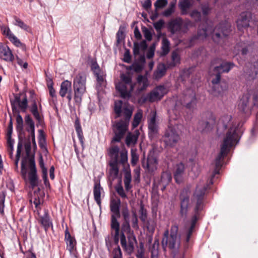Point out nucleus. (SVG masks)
Returning a JSON list of instances; mask_svg holds the SVG:
<instances>
[{"instance_id":"obj_1","label":"nucleus","mask_w":258,"mask_h":258,"mask_svg":"<svg viewBox=\"0 0 258 258\" xmlns=\"http://www.w3.org/2000/svg\"><path fill=\"white\" fill-rule=\"evenodd\" d=\"M207 187L204 185L201 186L198 185L193 195V197L190 201V191L189 188L183 189L179 196L180 200V215L181 217L185 219L187 213L192 205L194 207V215L192 216L190 225L187 230L186 233V241H189L190 236L192 235L196 224L199 219V213L203 209V199Z\"/></svg>"},{"instance_id":"obj_2","label":"nucleus","mask_w":258,"mask_h":258,"mask_svg":"<svg viewBox=\"0 0 258 258\" xmlns=\"http://www.w3.org/2000/svg\"><path fill=\"white\" fill-rule=\"evenodd\" d=\"M220 122L223 124L224 128H229L224 138L220 153L215 161V168L209 181L211 184L213 183V178L219 173L224 157L227 155L231 148L235 146L239 140V136L237 133V128L232 121L231 115L226 114L222 116L220 119Z\"/></svg>"},{"instance_id":"obj_3","label":"nucleus","mask_w":258,"mask_h":258,"mask_svg":"<svg viewBox=\"0 0 258 258\" xmlns=\"http://www.w3.org/2000/svg\"><path fill=\"white\" fill-rule=\"evenodd\" d=\"M121 100L115 101L114 103V111L116 117H122L120 121L115 122L113 124L114 136L112 139L113 142H119L124 136L127 130L130 118L132 115L133 109L127 106H122Z\"/></svg>"},{"instance_id":"obj_4","label":"nucleus","mask_w":258,"mask_h":258,"mask_svg":"<svg viewBox=\"0 0 258 258\" xmlns=\"http://www.w3.org/2000/svg\"><path fill=\"white\" fill-rule=\"evenodd\" d=\"M230 23L227 21H224L219 23L212 31L209 28L199 29L197 36L192 37L190 42L191 43L197 39H203L211 34L212 39L215 43L222 44L226 39V37L230 34Z\"/></svg>"},{"instance_id":"obj_5","label":"nucleus","mask_w":258,"mask_h":258,"mask_svg":"<svg viewBox=\"0 0 258 258\" xmlns=\"http://www.w3.org/2000/svg\"><path fill=\"white\" fill-rule=\"evenodd\" d=\"M109 154L111 158L109 174L110 178L114 179L118 173L119 164L124 165L127 162V151L125 149L120 151L118 146H114L109 149Z\"/></svg>"},{"instance_id":"obj_6","label":"nucleus","mask_w":258,"mask_h":258,"mask_svg":"<svg viewBox=\"0 0 258 258\" xmlns=\"http://www.w3.org/2000/svg\"><path fill=\"white\" fill-rule=\"evenodd\" d=\"M178 227L177 225L171 226L169 236L168 230L165 231L162 240V246L164 249L168 247L173 252L178 251L180 245V236L178 235Z\"/></svg>"},{"instance_id":"obj_7","label":"nucleus","mask_w":258,"mask_h":258,"mask_svg":"<svg viewBox=\"0 0 258 258\" xmlns=\"http://www.w3.org/2000/svg\"><path fill=\"white\" fill-rule=\"evenodd\" d=\"M115 88L121 98H130L131 96V93L134 88V84L132 81L130 75L121 74L120 81L116 84Z\"/></svg>"},{"instance_id":"obj_8","label":"nucleus","mask_w":258,"mask_h":258,"mask_svg":"<svg viewBox=\"0 0 258 258\" xmlns=\"http://www.w3.org/2000/svg\"><path fill=\"white\" fill-rule=\"evenodd\" d=\"M86 77L84 74L79 73L74 79L73 88L75 102L80 105L82 100V96L85 93Z\"/></svg>"},{"instance_id":"obj_9","label":"nucleus","mask_w":258,"mask_h":258,"mask_svg":"<svg viewBox=\"0 0 258 258\" xmlns=\"http://www.w3.org/2000/svg\"><path fill=\"white\" fill-rule=\"evenodd\" d=\"M177 128L176 125H170L168 126L163 136V141L166 146L170 147H174L180 140V138Z\"/></svg>"},{"instance_id":"obj_10","label":"nucleus","mask_w":258,"mask_h":258,"mask_svg":"<svg viewBox=\"0 0 258 258\" xmlns=\"http://www.w3.org/2000/svg\"><path fill=\"white\" fill-rule=\"evenodd\" d=\"M197 103L196 93L192 89H187L184 91L182 97L176 102L175 106L181 104L187 108H194Z\"/></svg>"},{"instance_id":"obj_11","label":"nucleus","mask_w":258,"mask_h":258,"mask_svg":"<svg viewBox=\"0 0 258 258\" xmlns=\"http://www.w3.org/2000/svg\"><path fill=\"white\" fill-rule=\"evenodd\" d=\"M166 93V88L164 86H158L146 96L142 97L140 102L145 103L147 101L153 102L159 101L162 99Z\"/></svg>"},{"instance_id":"obj_12","label":"nucleus","mask_w":258,"mask_h":258,"mask_svg":"<svg viewBox=\"0 0 258 258\" xmlns=\"http://www.w3.org/2000/svg\"><path fill=\"white\" fill-rule=\"evenodd\" d=\"M143 166L149 173H153L157 169L158 159L155 152L151 150L149 152L147 159H144L142 161Z\"/></svg>"},{"instance_id":"obj_13","label":"nucleus","mask_w":258,"mask_h":258,"mask_svg":"<svg viewBox=\"0 0 258 258\" xmlns=\"http://www.w3.org/2000/svg\"><path fill=\"white\" fill-rule=\"evenodd\" d=\"M234 64L232 62L222 61L219 66L215 67L214 72L216 73V77L212 81L213 84H218L221 79V74L228 73L234 67Z\"/></svg>"},{"instance_id":"obj_14","label":"nucleus","mask_w":258,"mask_h":258,"mask_svg":"<svg viewBox=\"0 0 258 258\" xmlns=\"http://www.w3.org/2000/svg\"><path fill=\"white\" fill-rule=\"evenodd\" d=\"M127 239L128 243H127L124 234H121L120 244L121 246L128 253L131 254L134 251L135 245L137 244V241L134 233L128 235Z\"/></svg>"},{"instance_id":"obj_15","label":"nucleus","mask_w":258,"mask_h":258,"mask_svg":"<svg viewBox=\"0 0 258 258\" xmlns=\"http://www.w3.org/2000/svg\"><path fill=\"white\" fill-rule=\"evenodd\" d=\"M251 19V13L249 12L242 13L237 20V27L239 31L243 32L249 26V21Z\"/></svg>"},{"instance_id":"obj_16","label":"nucleus","mask_w":258,"mask_h":258,"mask_svg":"<svg viewBox=\"0 0 258 258\" xmlns=\"http://www.w3.org/2000/svg\"><path fill=\"white\" fill-rule=\"evenodd\" d=\"M29 172L28 174L29 180L31 185L34 187L37 185L38 177L35 160L33 157L29 158Z\"/></svg>"},{"instance_id":"obj_17","label":"nucleus","mask_w":258,"mask_h":258,"mask_svg":"<svg viewBox=\"0 0 258 258\" xmlns=\"http://www.w3.org/2000/svg\"><path fill=\"white\" fill-rule=\"evenodd\" d=\"M183 20L180 17L172 19L168 23V29L171 34L182 32Z\"/></svg>"},{"instance_id":"obj_18","label":"nucleus","mask_w":258,"mask_h":258,"mask_svg":"<svg viewBox=\"0 0 258 258\" xmlns=\"http://www.w3.org/2000/svg\"><path fill=\"white\" fill-rule=\"evenodd\" d=\"M252 106V104L249 102V97L248 95H243L238 104L239 110L243 113L250 112Z\"/></svg>"},{"instance_id":"obj_19","label":"nucleus","mask_w":258,"mask_h":258,"mask_svg":"<svg viewBox=\"0 0 258 258\" xmlns=\"http://www.w3.org/2000/svg\"><path fill=\"white\" fill-rule=\"evenodd\" d=\"M121 202L119 199H113L110 202V210L113 213L111 215V222H113L115 220L116 222H118L117 219L120 217L119 207Z\"/></svg>"},{"instance_id":"obj_20","label":"nucleus","mask_w":258,"mask_h":258,"mask_svg":"<svg viewBox=\"0 0 258 258\" xmlns=\"http://www.w3.org/2000/svg\"><path fill=\"white\" fill-rule=\"evenodd\" d=\"M0 57L8 62H12L14 56L9 47L0 43Z\"/></svg>"},{"instance_id":"obj_21","label":"nucleus","mask_w":258,"mask_h":258,"mask_svg":"<svg viewBox=\"0 0 258 258\" xmlns=\"http://www.w3.org/2000/svg\"><path fill=\"white\" fill-rule=\"evenodd\" d=\"M1 30L3 34L8 37L14 45L17 46L22 45V44L21 43L20 40L14 35L8 27L2 26L1 27Z\"/></svg>"},{"instance_id":"obj_22","label":"nucleus","mask_w":258,"mask_h":258,"mask_svg":"<svg viewBox=\"0 0 258 258\" xmlns=\"http://www.w3.org/2000/svg\"><path fill=\"white\" fill-rule=\"evenodd\" d=\"M258 76V58L253 62V66L249 69L245 71L244 77L248 81L255 79Z\"/></svg>"},{"instance_id":"obj_23","label":"nucleus","mask_w":258,"mask_h":258,"mask_svg":"<svg viewBox=\"0 0 258 258\" xmlns=\"http://www.w3.org/2000/svg\"><path fill=\"white\" fill-rule=\"evenodd\" d=\"M251 47V44L248 41H240L236 44L234 47V50L236 53L241 52L242 55H245L248 53Z\"/></svg>"},{"instance_id":"obj_24","label":"nucleus","mask_w":258,"mask_h":258,"mask_svg":"<svg viewBox=\"0 0 258 258\" xmlns=\"http://www.w3.org/2000/svg\"><path fill=\"white\" fill-rule=\"evenodd\" d=\"M194 0H179L178 7L182 15H186L188 10L193 6Z\"/></svg>"},{"instance_id":"obj_25","label":"nucleus","mask_w":258,"mask_h":258,"mask_svg":"<svg viewBox=\"0 0 258 258\" xmlns=\"http://www.w3.org/2000/svg\"><path fill=\"white\" fill-rule=\"evenodd\" d=\"M171 179L170 173L168 172H163L162 173L158 185L161 187L162 190H164L166 188V186L170 183Z\"/></svg>"},{"instance_id":"obj_26","label":"nucleus","mask_w":258,"mask_h":258,"mask_svg":"<svg viewBox=\"0 0 258 258\" xmlns=\"http://www.w3.org/2000/svg\"><path fill=\"white\" fill-rule=\"evenodd\" d=\"M39 222L45 231H47L50 226L52 225L48 211L45 210L44 214L40 217Z\"/></svg>"},{"instance_id":"obj_27","label":"nucleus","mask_w":258,"mask_h":258,"mask_svg":"<svg viewBox=\"0 0 258 258\" xmlns=\"http://www.w3.org/2000/svg\"><path fill=\"white\" fill-rule=\"evenodd\" d=\"M72 83L71 82L66 80L62 82L60 85V89L59 92V95L63 97L69 92L72 91Z\"/></svg>"},{"instance_id":"obj_28","label":"nucleus","mask_w":258,"mask_h":258,"mask_svg":"<svg viewBox=\"0 0 258 258\" xmlns=\"http://www.w3.org/2000/svg\"><path fill=\"white\" fill-rule=\"evenodd\" d=\"M166 72V67L164 63H160L158 65L157 69L153 74V78L159 80L164 76Z\"/></svg>"},{"instance_id":"obj_29","label":"nucleus","mask_w":258,"mask_h":258,"mask_svg":"<svg viewBox=\"0 0 258 258\" xmlns=\"http://www.w3.org/2000/svg\"><path fill=\"white\" fill-rule=\"evenodd\" d=\"M184 166L180 163L176 165L175 171L174 172V178L177 183H179L182 180V176L184 171Z\"/></svg>"},{"instance_id":"obj_30","label":"nucleus","mask_w":258,"mask_h":258,"mask_svg":"<svg viewBox=\"0 0 258 258\" xmlns=\"http://www.w3.org/2000/svg\"><path fill=\"white\" fill-rule=\"evenodd\" d=\"M65 240L67 244V248L71 252L76 245V240L71 236L68 230L65 231Z\"/></svg>"},{"instance_id":"obj_31","label":"nucleus","mask_w":258,"mask_h":258,"mask_svg":"<svg viewBox=\"0 0 258 258\" xmlns=\"http://www.w3.org/2000/svg\"><path fill=\"white\" fill-rule=\"evenodd\" d=\"M103 190L102 188L100 186L99 183H95L93 189V194L94 200L97 204L100 206L101 205V192Z\"/></svg>"},{"instance_id":"obj_32","label":"nucleus","mask_w":258,"mask_h":258,"mask_svg":"<svg viewBox=\"0 0 258 258\" xmlns=\"http://www.w3.org/2000/svg\"><path fill=\"white\" fill-rule=\"evenodd\" d=\"M147 48V44L145 40H143L140 43L135 42L134 43L133 52L134 55H138L140 53V50H145Z\"/></svg>"},{"instance_id":"obj_33","label":"nucleus","mask_w":258,"mask_h":258,"mask_svg":"<svg viewBox=\"0 0 258 258\" xmlns=\"http://www.w3.org/2000/svg\"><path fill=\"white\" fill-rule=\"evenodd\" d=\"M157 125L156 123V116L153 115L148 122V128L150 134H154L157 132Z\"/></svg>"},{"instance_id":"obj_34","label":"nucleus","mask_w":258,"mask_h":258,"mask_svg":"<svg viewBox=\"0 0 258 258\" xmlns=\"http://www.w3.org/2000/svg\"><path fill=\"white\" fill-rule=\"evenodd\" d=\"M161 55H165L168 53L170 50V42L166 38H163L162 40Z\"/></svg>"},{"instance_id":"obj_35","label":"nucleus","mask_w":258,"mask_h":258,"mask_svg":"<svg viewBox=\"0 0 258 258\" xmlns=\"http://www.w3.org/2000/svg\"><path fill=\"white\" fill-rule=\"evenodd\" d=\"M111 228L115 231L114 238L115 241L117 243L119 240V223L116 222L115 220L111 222Z\"/></svg>"},{"instance_id":"obj_36","label":"nucleus","mask_w":258,"mask_h":258,"mask_svg":"<svg viewBox=\"0 0 258 258\" xmlns=\"http://www.w3.org/2000/svg\"><path fill=\"white\" fill-rule=\"evenodd\" d=\"M25 121L27 125L26 131L28 132L35 131L34 122L30 115H28L26 116Z\"/></svg>"},{"instance_id":"obj_37","label":"nucleus","mask_w":258,"mask_h":258,"mask_svg":"<svg viewBox=\"0 0 258 258\" xmlns=\"http://www.w3.org/2000/svg\"><path fill=\"white\" fill-rule=\"evenodd\" d=\"M210 128V125L206 120H202L199 122L198 125V130L201 132H206L209 131Z\"/></svg>"},{"instance_id":"obj_38","label":"nucleus","mask_w":258,"mask_h":258,"mask_svg":"<svg viewBox=\"0 0 258 258\" xmlns=\"http://www.w3.org/2000/svg\"><path fill=\"white\" fill-rule=\"evenodd\" d=\"M138 137L132 133H128L125 139V143L127 146H130L135 145L137 141Z\"/></svg>"},{"instance_id":"obj_39","label":"nucleus","mask_w":258,"mask_h":258,"mask_svg":"<svg viewBox=\"0 0 258 258\" xmlns=\"http://www.w3.org/2000/svg\"><path fill=\"white\" fill-rule=\"evenodd\" d=\"M214 84L215 85L214 88L219 95H221L227 89L228 86L226 83L222 82L220 85L218 84Z\"/></svg>"},{"instance_id":"obj_40","label":"nucleus","mask_w":258,"mask_h":258,"mask_svg":"<svg viewBox=\"0 0 258 258\" xmlns=\"http://www.w3.org/2000/svg\"><path fill=\"white\" fill-rule=\"evenodd\" d=\"M121 234H124V233L125 232L127 234V235L131 233H133V232L131 231L130 221H125L122 222L121 224Z\"/></svg>"},{"instance_id":"obj_41","label":"nucleus","mask_w":258,"mask_h":258,"mask_svg":"<svg viewBox=\"0 0 258 258\" xmlns=\"http://www.w3.org/2000/svg\"><path fill=\"white\" fill-rule=\"evenodd\" d=\"M39 166L42 170V174H43L42 177L44 180V182H46V181L47 180V168H45V167L44 166V163L42 156H41L40 157L39 161Z\"/></svg>"},{"instance_id":"obj_42","label":"nucleus","mask_w":258,"mask_h":258,"mask_svg":"<svg viewBox=\"0 0 258 258\" xmlns=\"http://www.w3.org/2000/svg\"><path fill=\"white\" fill-rule=\"evenodd\" d=\"M142 118V113L141 111H138L134 116V120L132 122V126L133 128L136 127L140 123L141 120Z\"/></svg>"},{"instance_id":"obj_43","label":"nucleus","mask_w":258,"mask_h":258,"mask_svg":"<svg viewBox=\"0 0 258 258\" xmlns=\"http://www.w3.org/2000/svg\"><path fill=\"white\" fill-rule=\"evenodd\" d=\"M31 112L32 113L36 119L39 121L41 120V117L38 111L37 105L35 102L33 103L31 108Z\"/></svg>"},{"instance_id":"obj_44","label":"nucleus","mask_w":258,"mask_h":258,"mask_svg":"<svg viewBox=\"0 0 258 258\" xmlns=\"http://www.w3.org/2000/svg\"><path fill=\"white\" fill-rule=\"evenodd\" d=\"M171 58L172 62L170 64L171 66L174 67L176 64L179 63L180 58L177 51H174L172 52Z\"/></svg>"},{"instance_id":"obj_45","label":"nucleus","mask_w":258,"mask_h":258,"mask_svg":"<svg viewBox=\"0 0 258 258\" xmlns=\"http://www.w3.org/2000/svg\"><path fill=\"white\" fill-rule=\"evenodd\" d=\"M17 130L19 132H22L23 130V120L20 114H18L16 117Z\"/></svg>"},{"instance_id":"obj_46","label":"nucleus","mask_w":258,"mask_h":258,"mask_svg":"<svg viewBox=\"0 0 258 258\" xmlns=\"http://www.w3.org/2000/svg\"><path fill=\"white\" fill-rule=\"evenodd\" d=\"M131 174L130 173H126L124 177V187L126 190H128L131 188L130 184L131 182Z\"/></svg>"},{"instance_id":"obj_47","label":"nucleus","mask_w":258,"mask_h":258,"mask_svg":"<svg viewBox=\"0 0 258 258\" xmlns=\"http://www.w3.org/2000/svg\"><path fill=\"white\" fill-rule=\"evenodd\" d=\"M23 147V145L21 142H19L17 145V154L16 156V160L15 161V164L16 168H18V163L21 155V150Z\"/></svg>"},{"instance_id":"obj_48","label":"nucleus","mask_w":258,"mask_h":258,"mask_svg":"<svg viewBox=\"0 0 258 258\" xmlns=\"http://www.w3.org/2000/svg\"><path fill=\"white\" fill-rule=\"evenodd\" d=\"M194 25L193 23L188 19H186L184 22L183 21L182 26V32L186 33L188 30L189 27H191Z\"/></svg>"},{"instance_id":"obj_49","label":"nucleus","mask_w":258,"mask_h":258,"mask_svg":"<svg viewBox=\"0 0 258 258\" xmlns=\"http://www.w3.org/2000/svg\"><path fill=\"white\" fill-rule=\"evenodd\" d=\"M22 111L25 112L28 107V100L26 94L24 95L22 100L18 105Z\"/></svg>"},{"instance_id":"obj_50","label":"nucleus","mask_w":258,"mask_h":258,"mask_svg":"<svg viewBox=\"0 0 258 258\" xmlns=\"http://www.w3.org/2000/svg\"><path fill=\"white\" fill-rule=\"evenodd\" d=\"M189 15L196 22L200 21L201 20V14L196 10L192 11L190 13Z\"/></svg>"},{"instance_id":"obj_51","label":"nucleus","mask_w":258,"mask_h":258,"mask_svg":"<svg viewBox=\"0 0 258 258\" xmlns=\"http://www.w3.org/2000/svg\"><path fill=\"white\" fill-rule=\"evenodd\" d=\"M142 29L144 36L146 40L148 41H151L152 39V35L151 31L145 26L143 27Z\"/></svg>"},{"instance_id":"obj_52","label":"nucleus","mask_w":258,"mask_h":258,"mask_svg":"<svg viewBox=\"0 0 258 258\" xmlns=\"http://www.w3.org/2000/svg\"><path fill=\"white\" fill-rule=\"evenodd\" d=\"M139 213L140 215V219L145 222L147 219V211L144 208V206L141 204L140 206V209L139 210Z\"/></svg>"},{"instance_id":"obj_53","label":"nucleus","mask_w":258,"mask_h":258,"mask_svg":"<svg viewBox=\"0 0 258 258\" xmlns=\"http://www.w3.org/2000/svg\"><path fill=\"white\" fill-rule=\"evenodd\" d=\"M156 224L154 220L150 219L148 221L147 227L149 232H153L155 230Z\"/></svg>"},{"instance_id":"obj_54","label":"nucleus","mask_w":258,"mask_h":258,"mask_svg":"<svg viewBox=\"0 0 258 258\" xmlns=\"http://www.w3.org/2000/svg\"><path fill=\"white\" fill-rule=\"evenodd\" d=\"M144 253L145 249L144 244L142 243H141L140 244V247L138 248L136 254L137 258H145Z\"/></svg>"},{"instance_id":"obj_55","label":"nucleus","mask_w":258,"mask_h":258,"mask_svg":"<svg viewBox=\"0 0 258 258\" xmlns=\"http://www.w3.org/2000/svg\"><path fill=\"white\" fill-rule=\"evenodd\" d=\"M201 9L203 14L205 16L209 15L211 12V8L209 4H204L201 5Z\"/></svg>"},{"instance_id":"obj_56","label":"nucleus","mask_w":258,"mask_h":258,"mask_svg":"<svg viewBox=\"0 0 258 258\" xmlns=\"http://www.w3.org/2000/svg\"><path fill=\"white\" fill-rule=\"evenodd\" d=\"M167 0H157L154 4V6L156 9L164 7L167 4Z\"/></svg>"},{"instance_id":"obj_57","label":"nucleus","mask_w":258,"mask_h":258,"mask_svg":"<svg viewBox=\"0 0 258 258\" xmlns=\"http://www.w3.org/2000/svg\"><path fill=\"white\" fill-rule=\"evenodd\" d=\"M15 25L20 27L21 28L25 30H28L29 27L27 26L23 21H22L20 19L16 18H15Z\"/></svg>"},{"instance_id":"obj_58","label":"nucleus","mask_w":258,"mask_h":258,"mask_svg":"<svg viewBox=\"0 0 258 258\" xmlns=\"http://www.w3.org/2000/svg\"><path fill=\"white\" fill-rule=\"evenodd\" d=\"M138 222V220L137 214H136L135 212H133L132 217V227L135 229H137L139 228Z\"/></svg>"},{"instance_id":"obj_59","label":"nucleus","mask_w":258,"mask_h":258,"mask_svg":"<svg viewBox=\"0 0 258 258\" xmlns=\"http://www.w3.org/2000/svg\"><path fill=\"white\" fill-rule=\"evenodd\" d=\"M139 160V156L135 151L132 150L131 151V163L133 165H135Z\"/></svg>"},{"instance_id":"obj_60","label":"nucleus","mask_w":258,"mask_h":258,"mask_svg":"<svg viewBox=\"0 0 258 258\" xmlns=\"http://www.w3.org/2000/svg\"><path fill=\"white\" fill-rule=\"evenodd\" d=\"M151 258H158V245H156L155 242L151 249Z\"/></svg>"},{"instance_id":"obj_61","label":"nucleus","mask_w":258,"mask_h":258,"mask_svg":"<svg viewBox=\"0 0 258 258\" xmlns=\"http://www.w3.org/2000/svg\"><path fill=\"white\" fill-rule=\"evenodd\" d=\"M164 24V22L163 20H160L154 23V27L156 31H159L161 30Z\"/></svg>"},{"instance_id":"obj_62","label":"nucleus","mask_w":258,"mask_h":258,"mask_svg":"<svg viewBox=\"0 0 258 258\" xmlns=\"http://www.w3.org/2000/svg\"><path fill=\"white\" fill-rule=\"evenodd\" d=\"M113 258H122V253L119 246L113 249Z\"/></svg>"},{"instance_id":"obj_63","label":"nucleus","mask_w":258,"mask_h":258,"mask_svg":"<svg viewBox=\"0 0 258 258\" xmlns=\"http://www.w3.org/2000/svg\"><path fill=\"white\" fill-rule=\"evenodd\" d=\"M21 173L25 177L27 174L26 159L23 160L21 162Z\"/></svg>"},{"instance_id":"obj_64","label":"nucleus","mask_w":258,"mask_h":258,"mask_svg":"<svg viewBox=\"0 0 258 258\" xmlns=\"http://www.w3.org/2000/svg\"><path fill=\"white\" fill-rule=\"evenodd\" d=\"M116 191L118 194L122 198H126V195L124 191V189L122 186H119L116 187Z\"/></svg>"}]
</instances>
